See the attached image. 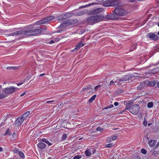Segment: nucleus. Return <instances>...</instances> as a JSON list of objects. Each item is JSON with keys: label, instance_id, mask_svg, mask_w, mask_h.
I'll use <instances>...</instances> for the list:
<instances>
[{"label": "nucleus", "instance_id": "22", "mask_svg": "<svg viewBox=\"0 0 159 159\" xmlns=\"http://www.w3.org/2000/svg\"><path fill=\"white\" fill-rule=\"evenodd\" d=\"M65 14L61 15L57 17V19L58 20H61L66 19Z\"/></svg>", "mask_w": 159, "mask_h": 159}, {"label": "nucleus", "instance_id": "15", "mask_svg": "<svg viewBox=\"0 0 159 159\" xmlns=\"http://www.w3.org/2000/svg\"><path fill=\"white\" fill-rule=\"evenodd\" d=\"M86 13V11H74L73 13L74 15L80 16L83 15Z\"/></svg>", "mask_w": 159, "mask_h": 159}, {"label": "nucleus", "instance_id": "27", "mask_svg": "<svg viewBox=\"0 0 159 159\" xmlns=\"http://www.w3.org/2000/svg\"><path fill=\"white\" fill-rule=\"evenodd\" d=\"M65 15L66 16L65 17H66V19L74 16L73 12L66 13L65 14Z\"/></svg>", "mask_w": 159, "mask_h": 159}, {"label": "nucleus", "instance_id": "37", "mask_svg": "<svg viewBox=\"0 0 159 159\" xmlns=\"http://www.w3.org/2000/svg\"><path fill=\"white\" fill-rule=\"evenodd\" d=\"M153 106V103L152 102H151L148 103L147 104V107L148 108H152Z\"/></svg>", "mask_w": 159, "mask_h": 159}, {"label": "nucleus", "instance_id": "2", "mask_svg": "<svg viewBox=\"0 0 159 159\" xmlns=\"http://www.w3.org/2000/svg\"><path fill=\"white\" fill-rule=\"evenodd\" d=\"M112 12L116 16H127L128 14L127 11L122 7L118 6L115 8Z\"/></svg>", "mask_w": 159, "mask_h": 159}, {"label": "nucleus", "instance_id": "33", "mask_svg": "<svg viewBox=\"0 0 159 159\" xmlns=\"http://www.w3.org/2000/svg\"><path fill=\"white\" fill-rule=\"evenodd\" d=\"M18 154L20 156L22 157V158H25V156H24V154L22 152L20 151L19 152Z\"/></svg>", "mask_w": 159, "mask_h": 159}, {"label": "nucleus", "instance_id": "7", "mask_svg": "<svg viewBox=\"0 0 159 159\" xmlns=\"http://www.w3.org/2000/svg\"><path fill=\"white\" fill-rule=\"evenodd\" d=\"M20 31H23L22 34H24L25 35L29 36L34 35L33 30H31L27 29L24 30H20Z\"/></svg>", "mask_w": 159, "mask_h": 159}, {"label": "nucleus", "instance_id": "49", "mask_svg": "<svg viewBox=\"0 0 159 159\" xmlns=\"http://www.w3.org/2000/svg\"><path fill=\"white\" fill-rule=\"evenodd\" d=\"M6 95L5 94H0V99H2L6 97Z\"/></svg>", "mask_w": 159, "mask_h": 159}, {"label": "nucleus", "instance_id": "31", "mask_svg": "<svg viewBox=\"0 0 159 159\" xmlns=\"http://www.w3.org/2000/svg\"><path fill=\"white\" fill-rule=\"evenodd\" d=\"M152 155L154 156H157L159 155V151H152Z\"/></svg>", "mask_w": 159, "mask_h": 159}, {"label": "nucleus", "instance_id": "48", "mask_svg": "<svg viewBox=\"0 0 159 159\" xmlns=\"http://www.w3.org/2000/svg\"><path fill=\"white\" fill-rule=\"evenodd\" d=\"M147 124V122L146 120L145 119V118H144V121L143 122V124L145 126H146Z\"/></svg>", "mask_w": 159, "mask_h": 159}, {"label": "nucleus", "instance_id": "26", "mask_svg": "<svg viewBox=\"0 0 159 159\" xmlns=\"http://www.w3.org/2000/svg\"><path fill=\"white\" fill-rule=\"evenodd\" d=\"M132 104L131 102H128L126 103L125 105V110H128L131 108L130 107L132 105Z\"/></svg>", "mask_w": 159, "mask_h": 159}, {"label": "nucleus", "instance_id": "54", "mask_svg": "<svg viewBox=\"0 0 159 159\" xmlns=\"http://www.w3.org/2000/svg\"><path fill=\"white\" fill-rule=\"evenodd\" d=\"M143 0H129V1L131 2H134L136 1H142Z\"/></svg>", "mask_w": 159, "mask_h": 159}, {"label": "nucleus", "instance_id": "40", "mask_svg": "<svg viewBox=\"0 0 159 159\" xmlns=\"http://www.w3.org/2000/svg\"><path fill=\"white\" fill-rule=\"evenodd\" d=\"M82 157L81 156L77 155L75 156L72 159H80Z\"/></svg>", "mask_w": 159, "mask_h": 159}, {"label": "nucleus", "instance_id": "21", "mask_svg": "<svg viewBox=\"0 0 159 159\" xmlns=\"http://www.w3.org/2000/svg\"><path fill=\"white\" fill-rule=\"evenodd\" d=\"M41 142H44L46 143L48 146H51L52 145V143L50 142L48 140H47L46 139L43 138L40 139Z\"/></svg>", "mask_w": 159, "mask_h": 159}, {"label": "nucleus", "instance_id": "60", "mask_svg": "<svg viewBox=\"0 0 159 159\" xmlns=\"http://www.w3.org/2000/svg\"><path fill=\"white\" fill-rule=\"evenodd\" d=\"M54 100H52V101H47L46 102V103H49L51 102H54Z\"/></svg>", "mask_w": 159, "mask_h": 159}, {"label": "nucleus", "instance_id": "16", "mask_svg": "<svg viewBox=\"0 0 159 159\" xmlns=\"http://www.w3.org/2000/svg\"><path fill=\"white\" fill-rule=\"evenodd\" d=\"M106 18L107 19H117V17L115 15V14L114 13L111 14H108L106 15Z\"/></svg>", "mask_w": 159, "mask_h": 159}, {"label": "nucleus", "instance_id": "41", "mask_svg": "<svg viewBox=\"0 0 159 159\" xmlns=\"http://www.w3.org/2000/svg\"><path fill=\"white\" fill-rule=\"evenodd\" d=\"M112 140H114L117 139V137L116 135H112L111 136Z\"/></svg>", "mask_w": 159, "mask_h": 159}, {"label": "nucleus", "instance_id": "57", "mask_svg": "<svg viewBox=\"0 0 159 159\" xmlns=\"http://www.w3.org/2000/svg\"><path fill=\"white\" fill-rule=\"evenodd\" d=\"M26 93V91H25L22 93H21L20 95V97H21L24 96L25 94Z\"/></svg>", "mask_w": 159, "mask_h": 159}, {"label": "nucleus", "instance_id": "11", "mask_svg": "<svg viewBox=\"0 0 159 159\" xmlns=\"http://www.w3.org/2000/svg\"><path fill=\"white\" fill-rule=\"evenodd\" d=\"M24 120L23 117H22L21 116L20 117L18 118L16 120L15 124L16 125L19 126L20 125L22 124Z\"/></svg>", "mask_w": 159, "mask_h": 159}, {"label": "nucleus", "instance_id": "58", "mask_svg": "<svg viewBox=\"0 0 159 159\" xmlns=\"http://www.w3.org/2000/svg\"><path fill=\"white\" fill-rule=\"evenodd\" d=\"M108 106L109 108H112L114 107V106L112 104H111V105H109Z\"/></svg>", "mask_w": 159, "mask_h": 159}, {"label": "nucleus", "instance_id": "24", "mask_svg": "<svg viewBox=\"0 0 159 159\" xmlns=\"http://www.w3.org/2000/svg\"><path fill=\"white\" fill-rule=\"evenodd\" d=\"M148 144L150 147L154 146L156 144V141L154 140H149L148 142Z\"/></svg>", "mask_w": 159, "mask_h": 159}, {"label": "nucleus", "instance_id": "23", "mask_svg": "<svg viewBox=\"0 0 159 159\" xmlns=\"http://www.w3.org/2000/svg\"><path fill=\"white\" fill-rule=\"evenodd\" d=\"M33 31L34 32V35L35 34L40 33L42 32L41 30L39 28L34 29L33 30Z\"/></svg>", "mask_w": 159, "mask_h": 159}, {"label": "nucleus", "instance_id": "8", "mask_svg": "<svg viewBox=\"0 0 159 159\" xmlns=\"http://www.w3.org/2000/svg\"><path fill=\"white\" fill-rule=\"evenodd\" d=\"M110 3L109 6H116L120 5V1L119 0H113L109 2Z\"/></svg>", "mask_w": 159, "mask_h": 159}, {"label": "nucleus", "instance_id": "61", "mask_svg": "<svg viewBox=\"0 0 159 159\" xmlns=\"http://www.w3.org/2000/svg\"><path fill=\"white\" fill-rule=\"evenodd\" d=\"M124 159H131V158L130 157H125Z\"/></svg>", "mask_w": 159, "mask_h": 159}, {"label": "nucleus", "instance_id": "29", "mask_svg": "<svg viewBox=\"0 0 159 159\" xmlns=\"http://www.w3.org/2000/svg\"><path fill=\"white\" fill-rule=\"evenodd\" d=\"M85 154L87 157H89L91 154V151L90 150H87L85 151Z\"/></svg>", "mask_w": 159, "mask_h": 159}, {"label": "nucleus", "instance_id": "39", "mask_svg": "<svg viewBox=\"0 0 159 159\" xmlns=\"http://www.w3.org/2000/svg\"><path fill=\"white\" fill-rule=\"evenodd\" d=\"M123 90L121 89H119L116 91V93H123Z\"/></svg>", "mask_w": 159, "mask_h": 159}, {"label": "nucleus", "instance_id": "20", "mask_svg": "<svg viewBox=\"0 0 159 159\" xmlns=\"http://www.w3.org/2000/svg\"><path fill=\"white\" fill-rule=\"evenodd\" d=\"M150 73L152 74H155L159 72V67L154 68L149 70Z\"/></svg>", "mask_w": 159, "mask_h": 159}, {"label": "nucleus", "instance_id": "47", "mask_svg": "<svg viewBox=\"0 0 159 159\" xmlns=\"http://www.w3.org/2000/svg\"><path fill=\"white\" fill-rule=\"evenodd\" d=\"M111 140H111V137H109L107 138V139H106V141L108 143L111 142Z\"/></svg>", "mask_w": 159, "mask_h": 159}, {"label": "nucleus", "instance_id": "6", "mask_svg": "<svg viewBox=\"0 0 159 159\" xmlns=\"http://www.w3.org/2000/svg\"><path fill=\"white\" fill-rule=\"evenodd\" d=\"M103 10L102 8H98L89 11L88 14L89 15L96 14L101 12Z\"/></svg>", "mask_w": 159, "mask_h": 159}, {"label": "nucleus", "instance_id": "30", "mask_svg": "<svg viewBox=\"0 0 159 159\" xmlns=\"http://www.w3.org/2000/svg\"><path fill=\"white\" fill-rule=\"evenodd\" d=\"M146 81H148V82L147 83V86L148 85L153 86L156 84V83L154 82H150L148 80H146Z\"/></svg>", "mask_w": 159, "mask_h": 159}, {"label": "nucleus", "instance_id": "36", "mask_svg": "<svg viewBox=\"0 0 159 159\" xmlns=\"http://www.w3.org/2000/svg\"><path fill=\"white\" fill-rule=\"evenodd\" d=\"M7 70H11V69H13V70H16L17 69V67H14V66H11V67H8L7 68Z\"/></svg>", "mask_w": 159, "mask_h": 159}, {"label": "nucleus", "instance_id": "17", "mask_svg": "<svg viewBox=\"0 0 159 159\" xmlns=\"http://www.w3.org/2000/svg\"><path fill=\"white\" fill-rule=\"evenodd\" d=\"M84 45V44L82 43L81 42H79L76 45L75 48L73 50V51H76V50H78V49L80 48L81 47H82Z\"/></svg>", "mask_w": 159, "mask_h": 159}, {"label": "nucleus", "instance_id": "14", "mask_svg": "<svg viewBox=\"0 0 159 159\" xmlns=\"http://www.w3.org/2000/svg\"><path fill=\"white\" fill-rule=\"evenodd\" d=\"M82 90L83 91L86 90L89 93H90V92H92L93 91V89L92 88V86L91 85H88L86 87L83 88L82 89Z\"/></svg>", "mask_w": 159, "mask_h": 159}, {"label": "nucleus", "instance_id": "1", "mask_svg": "<svg viewBox=\"0 0 159 159\" xmlns=\"http://www.w3.org/2000/svg\"><path fill=\"white\" fill-rule=\"evenodd\" d=\"M103 16L101 15H96L89 16L86 19L87 23L90 25H93L102 21Z\"/></svg>", "mask_w": 159, "mask_h": 159}, {"label": "nucleus", "instance_id": "50", "mask_svg": "<svg viewBox=\"0 0 159 159\" xmlns=\"http://www.w3.org/2000/svg\"><path fill=\"white\" fill-rule=\"evenodd\" d=\"M13 152L14 153H19V150L17 148H15L13 150Z\"/></svg>", "mask_w": 159, "mask_h": 159}, {"label": "nucleus", "instance_id": "5", "mask_svg": "<svg viewBox=\"0 0 159 159\" xmlns=\"http://www.w3.org/2000/svg\"><path fill=\"white\" fill-rule=\"evenodd\" d=\"M16 89L18 90L17 88H15L12 86L9 88H7L4 89V91L6 94H10L13 93Z\"/></svg>", "mask_w": 159, "mask_h": 159}, {"label": "nucleus", "instance_id": "4", "mask_svg": "<svg viewBox=\"0 0 159 159\" xmlns=\"http://www.w3.org/2000/svg\"><path fill=\"white\" fill-rule=\"evenodd\" d=\"M139 106L138 104H135L129 109V111L132 114L135 115L137 114L139 111Z\"/></svg>", "mask_w": 159, "mask_h": 159}, {"label": "nucleus", "instance_id": "12", "mask_svg": "<svg viewBox=\"0 0 159 159\" xmlns=\"http://www.w3.org/2000/svg\"><path fill=\"white\" fill-rule=\"evenodd\" d=\"M148 82L147 81H144L141 83L137 87L138 90H141L147 86V83Z\"/></svg>", "mask_w": 159, "mask_h": 159}, {"label": "nucleus", "instance_id": "56", "mask_svg": "<svg viewBox=\"0 0 159 159\" xmlns=\"http://www.w3.org/2000/svg\"><path fill=\"white\" fill-rule=\"evenodd\" d=\"M126 110H125V109L124 110H122V111L120 112L118 114H123L124 112Z\"/></svg>", "mask_w": 159, "mask_h": 159}, {"label": "nucleus", "instance_id": "51", "mask_svg": "<svg viewBox=\"0 0 159 159\" xmlns=\"http://www.w3.org/2000/svg\"><path fill=\"white\" fill-rule=\"evenodd\" d=\"M85 32V30L84 29L80 31L79 32L80 34H82Z\"/></svg>", "mask_w": 159, "mask_h": 159}, {"label": "nucleus", "instance_id": "52", "mask_svg": "<svg viewBox=\"0 0 159 159\" xmlns=\"http://www.w3.org/2000/svg\"><path fill=\"white\" fill-rule=\"evenodd\" d=\"M114 83H115V82L114 81H113V80H111V81H110L109 85H115V84H114Z\"/></svg>", "mask_w": 159, "mask_h": 159}, {"label": "nucleus", "instance_id": "44", "mask_svg": "<svg viewBox=\"0 0 159 159\" xmlns=\"http://www.w3.org/2000/svg\"><path fill=\"white\" fill-rule=\"evenodd\" d=\"M113 146L112 143H109L106 145V147L107 148H111Z\"/></svg>", "mask_w": 159, "mask_h": 159}, {"label": "nucleus", "instance_id": "43", "mask_svg": "<svg viewBox=\"0 0 159 159\" xmlns=\"http://www.w3.org/2000/svg\"><path fill=\"white\" fill-rule=\"evenodd\" d=\"M66 138H67V135L66 134H64L62 135V139L63 140H64Z\"/></svg>", "mask_w": 159, "mask_h": 159}, {"label": "nucleus", "instance_id": "55", "mask_svg": "<svg viewBox=\"0 0 159 159\" xmlns=\"http://www.w3.org/2000/svg\"><path fill=\"white\" fill-rule=\"evenodd\" d=\"M96 152V150L95 149H92V151H91V153H92L93 154L95 153Z\"/></svg>", "mask_w": 159, "mask_h": 159}, {"label": "nucleus", "instance_id": "53", "mask_svg": "<svg viewBox=\"0 0 159 159\" xmlns=\"http://www.w3.org/2000/svg\"><path fill=\"white\" fill-rule=\"evenodd\" d=\"M102 129H101V127H98L97 128V129H96V130H97V131H102Z\"/></svg>", "mask_w": 159, "mask_h": 159}, {"label": "nucleus", "instance_id": "34", "mask_svg": "<svg viewBox=\"0 0 159 159\" xmlns=\"http://www.w3.org/2000/svg\"><path fill=\"white\" fill-rule=\"evenodd\" d=\"M57 39H57V38H54L53 40H52L51 41H49L48 42V43L49 44H52V43H54L55 42H57L58 41Z\"/></svg>", "mask_w": 159, "mask_h": 159}, {"label": "nucleus", "instance_id": "35", "mask_svg": "<svg viewBox=\"0 0 159 159\" xmlns=\"http://www.w3.org/2000/svg\"><path fill=\"white\" fill-rule=\"evenodd\" d=\"M93 3H90L88 5H84V6H81L80 7H79V8L80 9H81L82 8H84V7H86L88 6H89L92 5H93Z\"/></svg>", "mask_w": 159, "mask_h": 159}, {"label": "nucleus", "instance_id": "42", "mask_svg": "<svg viewBox=\"0 0 159 159\" xmlns=\"http://www.w3.org/2000/svg\"><path fill=\"white\" fill-rule=\"evenodd\" d=\"M141 152L143 154H145L147 153V151L143 148H142L141 150Z\"/></svg>", "mask_w": 159, "mask_h": 159}, {"label": "nucleus", "instance_id": "13", "mask_svg": "<svg viewBox=\"0 0 159 159\" xmlns=\"http://www.w3.org/2000/svg\"><path fill=\"white\" fill-rule=\"evenodd\" d=\"M147 36L152 40H156L158 39V36L153 33H150L148 34Z\"/></svg>", "mask_w": 159, "mask_h": 159}, {"label": "nucleus", "instance_id": "45", "mask_svg": "<svg viewBox=\"0 0 159 159\" xmlns=\"http://www.w3.org/2000/svg\"><path fill=\"white\" fill-rule=\"evenodd\" d=\"M101 87V85L99 84L97 86H96L95 88H94V90L95 91H96L98 89L100 88Z\"/></svg>", "mask_w": 159, "mask_h": 159}, {"label": "nucleus", "instance_id": "9", "mask_svg": "<svg viewBox=\"0 0 159 159\" xmlns=\"http://www.w3.org/2000/svg\"><path fill=\"white\" fill-rule=\"evenodd\" d=\"M133 75H127L125 76L122 77L120 78L122 82L127 81H131L132 77Z\"/></svg>", "mask_w": 159, "mask_h": 159}, {"label": "nucleus", "instance_id": "63", "mask_svg": "<svg viewBox=\"0 0 159 159\" xmlns=\"http://www.w3.org/2000/svg\"><path fill=\"white\" fill-rule=\"evenodd\" d=\"M109 108V107H108V106H107V107H105L103 109H102L103 110V109H108Z\"/></svg>", "mask_w": 159, "mask_h": 159}, {"label": "nucleus", "instance_id": "25", "mask_svg": "<svg viewBox=\"0 0 159 159\" xmlns=\"http://www.w3.org/2000/svg\"><path fill=\"white\" fill-rule=\"evenodd\" d=\"M30 114V112L29 111H27L24 113L21 116L23 117L24 120Z\"/></svg>", "mask_w": 159, "mask_h": 159}, {"label": "nucleus", "instance_id": "62", "mask_svg": "<svg viewBox=\"0 0 159 159\" xmlns=\"http://www.w3.org/2000/svg\"><path fill=\"white\" fill-rule=\"evenodd\" d=\"M10 130L9 128H8L6 131V134H8V133L9 132Z\"/></svg>", "mask_w": 159, "mask_h": 159}, {"label": "nucleus", "instance_id": "19", "mask_svg": "<svg viewBox=\"0 0 159 159\" xmlns=\"http://www.w3.org/2000/svg\"><path fill=\"white\" fill-rule=\"evenodd\" d=\"M37 146L39 148L41 149H43L46 148V145L43 143V142H41L37 144Z\"/></svg>", "mask_w": 159, "mask_h": 159}, {"label": "nucleus", "instance_id": "28", "mask_svg": "<svg viewBox=\"0 0 159 159\" xmlns=\"http://www.w3.org/2000/svg\"><path fill=\"white\" fill-rule=\"evenodd\" d=\"M68 20L70 25L75 24L77 22V20L75 19H74V20L69 19Z\"/></svg>", "mask_w": 159, "mask_h": 159}, {"label": "nucleus", "instance_id": "46", "mask_svg": "<svg viewBox=\"0 0 159 159\" xmlns=\"http://www.w3.org/2000/svg\"><path fill=\"white\" fill-rule=\"evenodd\" d=\"M121 78H120L119 79H118L116 80L115 82V83H118V82L120 83L122 82V81H121Z\"/></svg>", "mask_w": 159, "mask_h": 159}, {"label": "nucleus", "instance_id": "10", "mask_svg": "<svg viewBox=\"0 0 159 159\" xmlns=\"http://www.w3.org/2000/svg\"><path fill=\"white\" fill-rule=\"evenodd\" d=\"M70 25L69 22V20L65 21L63 22V23L61 24L58 27V29H61L63 28H65L67 26H68Z\"/></svg>", "mask_w": 159, "mask_h": 159}, {"label": "nucleus", "instance_id": "32", "mask_svg": "<svg viewBox=\"0 0 159 159\" xmlns=\"http://www.w3.org/2000/svg\"><path fill=\"white\" fill-rule=\"evenodd\" d=\"M96 96V95H93L89 99V102H92L94 100Z\"/></svg>", "mask_w": 159, "mask_h": 159}, {"label": "nucleus", "instance_id": "3", "mask_svg": "<svg viewBox=\"0 0 159 159\" xmlns=\"http://www.w3.org/2000/svg\"><path fill=\"white\" fill-rule=\"evenodd\" d=\"M55 18V16H51L43 18L41 20L37 21L36 24L37 25L44 24L49 21L53 20Z\"/></svg>", "mask_w": 159, "mask_h": 159}, {"label": "nucleus", "instance_id": "59", "mask_svg": "<svg viewBox=\"0 0 159 159\" xmlns=\"http://www.w3.org/2000/svg\"><path fill=\"white\" fill-rule=\"evenodd\" d=\"M114 104L115 106H117L119 105V103L118 102H116L114 103Z\"/></svg>", "mask_w": 159, "mask_h": 159}, {"label": "nucleus", "instance_id": "18", "mask_svg": "<svg viewBox=\"0 0 159 159\" xmlns=\"http://www.w3.org/2000/svg\"><path fill=\"white\" fill-rule=\"evenodd\" d=\"M23 31H22L19 30L14 32H13L12 33H10V34H7L8 36H14L16 35H19L21 34H22Z\"/></svg>", "mask_w": 159, "mask_h": 159}, {"label": "nucleus", "instance_id": "38", "mask_svg": "<svg viewBox=\"0 0 159 159\" xmlns=\"http://www.w3.org/2000/svg\"><path fill=\"white\" fill-rule=\"evenodd\" d=\"M154 150L159 151V144H157L156 145Z\"/></svg>", "mask_w": 159, "mask_h": 159}, {"label": "nucleus", "instance_id": "64", "mask_svg": "<svg viewBox=\"0 0 159 159\" xmlns=\"http://www.w3.org/2000/svg\"><path fill=\"white\" fill-rule=\"evenodd\" d=\"M157 87L159 88V82L157 83Z\"/></svg>", "mask_w": 159, "mask_h": 159}]
</instances>
